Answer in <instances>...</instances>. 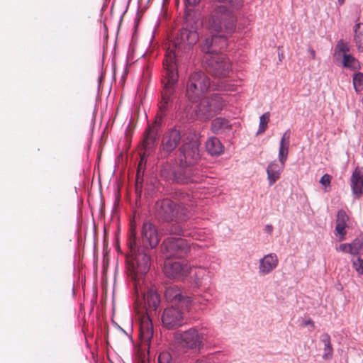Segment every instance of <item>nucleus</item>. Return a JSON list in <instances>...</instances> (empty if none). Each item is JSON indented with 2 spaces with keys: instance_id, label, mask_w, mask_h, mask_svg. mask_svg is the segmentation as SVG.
Returning <instances> with one entry per match:
<instances>
[{
  "instance_id": "nucleus-25",
  "label": "nucleus",
  "mask_w": 363,
  "mask_h": 363,
  "mask_svg": "<svg viewBox=\"0 0 363 363\" xmlns=\"http://www.w3.org/2000/svg\"><path fill=\"white\" fill-rule=\"evenodd\" d=\"M232 130V125L226 118L218 117L211 122V130L217 135L227 134Z\"/></svg>"
},
{
  "instance_id": "nucleus-43",
  "label": "nucleus",
  "mask_w": 363,
  "mask_h": 363,
  "mask_svg": "<svg viewBox=\"0 0 363 363\" xmlns=\"http://www.w3.org/2000/svg\"><path fill=\"white\" fill-rule=\"evenodd\" d=\"M337 250H340L344 252H347L352 255V250H351V245L350 243H343L341 244L338 248H337Z\"/></svg>"
},
{
  "instance_id": "nucleus-10",
  "label": "nucleus",
  "mask_w": 363,
  "mask_h": 363,
  "mask_svg": "<svg viewBox=\"0 0 363 363\" xmlns=\"http://www.w3.org/2000/svg\"><path fill=\"white\" fill-rule=\"evenodd\" d=\"M162 248L167 259L182 258L190 251V245L184 239L170 237L163 241Z\"/></svg>"
},
{
  "instance_id": "nucleus-48",
  "label": "nucleus",
  "mask_w": 363,
  "mask_h": 363,
  "mask_svg": "<svg viewBox=\"0 0 363 363\" xmlns=\"http://www.w3.org/2000/svg\"><path fill=\"white\" fill-rule=\"evenodd\" d=\"M308 52H309V54H310L311 57L313 59H314V58H315V50H314L313 49H312V48H309V49H308Z\"/></svg>"
},
{
  "instance_id": "nucleus-37",
  "label": "nucleus",
  "mask_w": 363,
  "mask_h": 363,
  "mask_svg": "<svg viewBox=\"0 0 363 363\" xmlns=\"http://www.w3.org/2000/svg\"><path fill=\"white\" fill-rule=\"evenodd\" d=\"M218 354H212L198 359L195 363H218Z\"/></svg>"
},
{
  "instance_id": "nucleus-42",
  "label": "nucleus",
  "mask_w": 363,
  "mask_h": 363,
  "mask_svg": "<svg viewBox=\"0 0 363 363\" xmlns=\"http://www.w3.org/2000/svg\"><path fill=\"white\" fill-rule=\"evenodd\" d=\"M289 140H290V130H287L283 134L279 144L289 145Z\"/></svg>"
},
{
  "instance_id": "nucleus-41",
  "label": "nucleus",
  "mask_w": 363,
  "mask_h": 363,
  "mask_svg": "<svg viewBox=\"0 0 363 363\" xmlns=\"http://www.w3.org/2000/svg\"><path fill=\"white\" fill-rule=\"evenodd\" d=\"M346 225H342V224H337L335 230L337 232V233L341 236L340 240H343L345 238V235H346L345 228Z\"/></svg>"
},
{
  "instance_id": "nucleus-23",
  "label": "nucleus",
  "mask_w": 363,
  "mask_h": 363,
  "mask_svg": "<svg viewBox=\"0 0 363 363\" xmlns=\"http://www.w3.org/2000/svg\"><path fill=\"white\" fill-rule=\"evenodd\" d=\"M211 298L212 295L207 291L203 294H196L193 298L191 297V303L189 304V310L191 306H193L195 310H204L211 301Z\"/></svg>"
},
{
  "instance_id": "nucleus-49",
  "label": "nucleus",
  "mask_w": 363,
  "mask_h": 363,
  "mask_svg": "<svg viewBox=\"0 0 363 363\" xmlns=\"http://www.w3.org/2000/svg\"><path fill=\"white\" fill-rule=\"evenodd\" d=\"M338 2L340 5H342L345 2V0H338Z\"/></svg>"
},
{
  "instance_id": "nucleus-39",
  "label": "nucleus",
  "mask_w": 363,
  "mask_h": 363,
  "mask_svg": "<svg viewBox=\"0 0 363 363\" xmlns=\"http://www.w3.org/2000/svg\"><path fill=\"white\" fill-rule=\"evenodd\" d=\"M187 236L192 237L195 240H203L204 239V232L201 229H193L191 230H189V234Z\"/></svg>"
},
{
  "instance_id": "nucleus-29",
  "label": "nucleus",
  "mask_w": 363,
  "mask_h": 363,
  "mask_svg": "<svg viewBox=\"0 0 363 363\" xmlns=\"http://www.w3.org/2000/svg\"><path fill=\"white\" fill-rule=\"evenodd\" d=\"M354 40L359 52H363V23H358L354 28Z\"/></svg>"
},
{
  "instance_id": "nucleus-3",
  "label": "nucleus",
  "mask_w": 363,
  "mask_h": 363,
  "mask_svg": "<svg viewBox=\"0 0 363 363\" xmlns=\"http://www.w3.org/2000/svg\"><path fill=\"white\" fill-rule=\"evenodd\" d=\"M179 200L177 204L168 199L157 201L155 204L157 216L166 221L175 220L182 222L189 219L194 204L193 197L188 194L181 193Z\"/></svg>"
},
{
  "instance_id": "nucleus-5",
  "label": "nucleus",
  "mask_w": 363,
  "mask_h": 363,
  "mask_svg": "<svg viewBox=\"0 0 363 363\" xmlns=\"http://www.w3.org/2000/svg\"><path fill=\"white\" fill-rule=\"evenodd\" d=\"M160 174L165 181L178 184L199 183L203 179L197 168L179 161L166 162L161 165Z\"/></svg>"
},
{
  "instance_id": "nucleus-44",
  "label": "nucleus",
  "mask_w": 363,
  "mask_h": 363,
  "mask_svg": "<svg viewBox=\"0 0 363 363\" xmlns=\"http://www.w3.org/2000/svg\"><path fill=\"white\" fill-rule=\"evenodd\" d=\"M330 176L328 174H324L320 179V183L325 187H328L330 184Z\"/></svg>"
},
{
  "instance_id": "nucleus-32",
  "label": "nucleus",
  "mask_w": 363,
  "mask_h": 363,
  "mask_svg": "<svg viewBox=\"0 0 363 363\" xmlns=\"http://www.w3.org/2000/svg\"><path fill=\"white\" fill-rule=\"evenodd\" d=\"M353 87L356 92L359 93L363 89V73L354 72L352 77Z\"/></svg>"
},
{
  "instance_id": "nucleus-12",
  "label": "nucleus",
  "mask_w": 363,
  "mask_h": 363,
  "mask_svg": "<svg viewBox=\"0 0 363 363\" xmlns=\"http://www.w3.org/2000/svg\"><path fill=\"white\" fill-rule=\"evenodd\" d=\"M185 307L172 306L166 308L162 315V323L167 329H176L185 323Z\"/></svg>"
},
{
  "instance_id": "nucleus-13",
  "label": "nucleus",
  "mask_w": 363,
  "mask_h": 363,
  "mask_svg": "<svg viewBox=\"0 0 363 363\" xmlns=\"http://www.w3.org/2000/svg\"><path fill=\"white\" fill-rule=\"evenodd\" d=\"M182 28L174 40L173 45L176 49L185 51L196 43L199 40V34L196 28L191 26Z\"/></svg>"
},
{
  "instance_id": "nucleus-17",
  "label": "nucleus",
  "mask_w": 363,
  "mask_h": 363,
  "mask_svg": "<svg viewBox=\"0 0 363 363\" xmlns=\"http://www.w3.org/2000/svg\"><path fill=\"white\" fill-rule=\"evenodd\" d=\"M142 243L144 248L152 249L157 246L160 238L156 227L150 222H145L141 230Z\"/></svg>"
},
{
  "instance_id": "nucleus-22",
  "label": "nucleus",
  "mask_w": 363,
  "mask_h": 363,
  "mask_svg": "<svg viewBox=\"0 0 363 363\" xmlns=\"http://www.w3.org/2000/svg\"><path fill=\"white\" fill-rule=\"evenodd\" d=\"M135 293L139 298L143 297L145 304L150 311H155L160 303V298L158 294L152 290H149L147 293L139 291L137 284H135Z\"/></svg>"
},
{
  "instance_id": "nucleus-11",
  "label": "nucleus",
  "mask_w": 363,
  "mask_h": 363,
  "mask_svg": "<svg viewBox=\"0 0 363 363\" xmlns=\"http://www.w3.org/2000/svg\"><path fill=\"white\" fill-rule=\"evenodd\" d=\"M350 47L342 39L337 41L335 50L334 57L336 60H340L342 66L352 72H357L361 69L360 62L350 53Z\"/></svg>"
},
{
  "instance_id": "nucleus-47",
  "label": "nucleus",
  "mask_w": 363,
  "mask_h": 363,
  "mask_svg": "<svg viewBox=\"0 0 363 363\" xmlns=\"http://www.w3.org/2000/svg\"><path fill=\"white\" fill-rule=\"evenodd\" d=\"M264 230L267 233L271 234L273 231V226L272 225H266L264 226Z\"/></svg>"
},
{
  "instance_id": "nucleus-18",
  "label": "nucleus",
  "mask_w": 363,
  "mask_h": 363,
  "mask_svg": "<svg viewBox=\"0 0 363 363\" xmlns=\"http://www.w3.org/2000/svg\"><path fill=\"white\" fill-rule=\"evenodd\" d=\"M164 297L167 301L178 304V306L185 307L186 310H189L191 297L184 295L182 290L177 286L167 287L164 292Z\"/></svg>"
},
{
  "instance_id": "nucleus-1",
  "label": "nucleus",
  "mask_w": 363,
  "mask_h": 363,
  "mask_svg": "<svg viewBox=\"0 0 363 363\" xmlns=\"http://www.w3.org/2000/svg\"><path fill=\"white\" fill-rule=\"evenodd\" d=\"M230 34L218 33L210 38H206L201 45V50L206 53L205 61L208 70L216 77H225L231 71L230 62L218 51L227 47V37Z\"/></svg>"
},
{
  "instance_id": "nucleus-4",
  "label": "nucleus",
  "mask_w": 363,
  "mask_h": 363,
  "mask_svg": "<svg viewBox=\"0 0 363 363\" xmlns=\"http://www.w3.org/2000/svg\"><path fill=\"white\" fill-rule=\"evenodd\" d=\"M164 74L162 83L163 90L162 91V100L160 103V112L161 117L171 105L172 96L175 91L178 82V72L176 64V53L174 50H168L166 52L163 61Z\"/></svg>"
},
{
  "instance_id": "nucleus-35",
  "label": "nucleus",
  "mask_w": 363,
  "mask_h": 363,
  "mask_svg": "<svg viewBox=\"0 0 363 363\" xmlns=\"http://www.w3.org/2000/svg\"><path fill=\"white\" fill-rule=\"evenodd\" d=\"M170 233L173 235L187 236L189 234V230L184 229L182 225L179 224H174L170 228Z\"/></svg>"
},
{
  "instance_id": "nucleus-45",
  "label": "nucleus",
  "mask_w": 363,
  "mask_h": 363,
  "mask_svg": "<svg viewBox=\"0 0 363 363\" xmlns=\"http://www.w3.org/2000/svg\"><path fill=\"white\" fill-rule=\"evenodd\" d=\"M201 0H185L186 4L189 6H196L200 2Z\"/></svg>"
},
{
  "instance_id": "nucleus-38",
  "label": "nucleus",
  "mask_w": 363,
  "mask_h": 363,
  "mask_svg": "<svg viewBox=\"0 0 363 363\" xmlns=\"http://www.w3.org/2000/svg\"><path fill=\"white\" fill-rule=\"evenodd\" d=\"M352 266L359 275H363V259L357 257L352 259Z\"/></svg>"
},
{
  "instance_id": "nucleus-28",
  "label": "nucleus",
  "mask_w": 363,
  "mask_h": 363,
  "mask_svg": "<svg viewBox=\"0 0 363 363\" xmlns=\"http://www.w3.org/2000/svg\"><path fill=\"white\" fill-rule=\"evenodd\" d=\"M140 336L144 341H150L153 336V326L149 317H146L142 320Z\"/></svg>"
},
{
  "instance_id": "nucleus-24",
  "label": "nucleus",
  "mask_w": 363,
  "mask_h": 363,
  "mask_svg": "<svg viewBox=\"0 0 363 363\" xmlns=\"http://www.w3.org/2000/svg\"><path fill=\"white\" fill-rule=\"evenodd\" d=\"M350 180L352 194L359 198L363 194V173L358 168L355 169Z\"/></svg>"
},
{
  "instance_id": "nucleus-7",
  "label": "nucleus",
  "mask_w": 363,
  "mask_h": 363,
  "mask_svg": "<svg viewBox=\"0 0 363 363\" xmlns=\"http://www.w3.org/2000/svg\"><path fill=\"white\" fill-rule=\"evenodd\" d=\"M211 85V79L204 72L194 71L190 73L186 82V96L191 103H197L208 91Z\"/></svg>"
},
{
  "instance_id": "nucleus-46",
  "label": "nucleus",
  "mask_w": 363,
  "mask_h": 363,
  "mask_svg": "<svg viewBox=\"0 0 363 363\" xmlns=\"http://www.w3.org/2000/svg\"><path fill=\"white\" fill-rule=\"evenodd\" d=\"M303 324L304 325H311L312 328H314V322L310 318L305 320L303 321Z\"/></svg>"
},
{
  "instance_id": "nucleus-6",
  "label": "nucleus",
  "mask_w": 363,
  "mask_h": 363,
  "mask_svg": "<svg viewBox=\"0 0 363 363\" xmlns=\"http://www.w3.org/2000/svg\"><path fill=\"white\" fill-rule=\"evenodd\" d=\"M128 247L131 253L130 264L135 279L146 274L150 268V256L146 252L147 248L138 245L135 233L132 232L129 237Z\"/></svg>"
},
{
  "instance_id": "nucleus-40",
  "label": "nucleus",
  "mask_w": 363,
  "mask_h": 363,
  "mask_svg": "<svg viewBox=\"0 0 363 363\" xmlns=\"http://www.w3.org/2000/svg\"><path fill=\"white\" fill-rule=\"evenodd\" d=\"M348 216L346 214L345 211L343 210H340L337 212V219H336V223L337 224H342V225H346L348 221Z\"/></svg>"
},
{
  "instance_id": "nucleus-33",
  "label": "nucleus",
  "mask_w": 363,
  "mask_h": 363,
  "mask_svg": "<svg viewBox=\"0 0 363 363\" xmlns=\"http://www.w3.org/2000/svg\"><path fill=\"white\" fill-rule=\"evenodd\" d=\"M270 113L266 112L259 117V125L257 134L264 133L267 128V124L269 121Z\"/></svg>"
},
{
  "instance_id": "nucleus-8",
  "label": "nucleus",
  "mask_w": 363,
  "mask_h": 363,
  "mask_svg": "<svg viewBox=\"0 0 363 363\" xmlns=\"http://www.w3.org/2000/svg\"><path fill=\"white\" fill-rule=\"evenodd\" d=\"M194 108L195 113L201 121H207L218 114L225 102L220 95L213 94L210 96H201Z\"/></svg>"
},
{
  "instance_id": "nucleus-16",
  "label": "nucleus",
  "mask_w": 363,
  "mask_h": 363,
  "mask_svg": "<svg viewBox=\"0 0 363 363\" xmlns=\"http://www.w3.org/2000/svg\"><path fill=\"white\" fill-rule=\"evenodd\" d=\"M179 158L181 162H184L194 167V165L200 160L199 144L197 141H191L184 143L179 148Z\"/></svg>"
},
{
  "instance_id": "nucleus-2",
  "label": "nucleus",
  "mask_w": 363,
  "mask_h": 363,
  "mask_svg": "<svg viewBox=\"0 0 363 363\" xmlns=\"http://www.w3.org/2000/svg\"><path fill=\"white\" fill-rule=\"evenodd\" d=\"M213 11L209 27L217 33L232 34L236 28L237 16L234 11L242 6V0H213Z\"/></svg>"
},
{
  "instance_id": "nucleus-19",
  "label": "nucleus",
  "mask_w": 363,
  "mask_h": 363,
  "mask_svg": "<svg viewBox=\"0 0 363 363\" xmlns=\"http://www.w3.org/2000/svg\"><path fill=\"white\" fill-rule=\"evenodd\" d=\"M279 259L275 253L265 255L259 260L258 273L266 276L272 273L278 266Z\"/></svg>"
},
{
  "instance_id": "nucleus-9",
  "label": "nucleus",
  "mask_w": 363,
  "mask_h": 363,
  "mask_svg": "<svg viewBox=\"0 0 363 363\" xmlns=\"http://www.w3.org/2000/svg\"><path fill=\"white\" fill-rule=\"evenodd\" d=\"M178 347L184 352L200 351L204 345V334L195 327L175 333Z\"/></svg>"
},
{
  "instance_id": "nucleus-36",
  "label": "nucleus",
  "mask_w": 363,
  "mask_h": 363,
  "mask_svg": "<svg viewBox=\"0 0 363 363\" xmlns=\"http://www.w3.org/2000/svg\"><path fill=\"white\" fill-rule=\"evenodd\" d=\"M157 363H175V360L169 352L164 351L160 353Z\"/></svg>"
},
{
  "instance_id": "nucleus-27",
  "label": "nucleus",
  "mask_w": 363,
  "mask_h": 363,
  "mask_svg": "<svg viewBox=\"0 0 363 363\" xmlns=\"http://www.w3.org/2000/svg\"><path fill=\"white\" fill-rule=\"evenodd\" d=\"M206 149L213 156L220 155L224 152V146L219 139L216 137H211L206 140Z\"/></svg>"
},
{
  "instance_id": "nucleus-14",
  "label": "nucleus",
  "mask_w": 363,
  "mask_h": 363,
  "mask_svg": "<svg viewBox=\"0 0 363 363\" xmlns=\"http://www.w3.org/2000/svg\"><path fill=\"white\" fill-rule=\"evenodd\" d=\"M182 140L181 131L176 128L167 129L161 140L160 151L164 157H167L180 144Z\"/></svg>"
},
{
  "instance_id": "nucleus-15",
  "label": "nucleus",
  "mask_w": 363,
  "mask_h": 363,
  "mask_svg": "<svg viewBox=\"0 0 363 363\" xmlns=\"http://www.w3.org/2000/svg\"><path fill=\"white\" fill-rule=\"evenodd\" d=\"M194 264L182 263L180 262H166L164 272L169 278L182 280L191 272Z\"/></svg>"
},
{
  "instance_id": "nucleus-21",
  "label": "nucleus",
  "mask_w": 363,
  "mask_h": 363,
  "mask_svg": "<svg viewBox=\"0 0 363 363\" xmlns=\"http://www.w3.org/2000/svg\"><path fill=\"white\" fill-rule=\"evenodd\" d=\"M195 273L193 279V284L196 288L208 286L211 283V272L204 267L194 264Z\"/></svg>"
},
{
  "instance_id": "nucleus-20",
  "label": "nucleus",
  "mask_w": 363,
  "mask_h": 363,
  "mask_svg": "<svg viewBox=\"0 0 363 363\" xmlns=\"http://www.w3.org/2000/svg\"><path fill=\"white\" fill-rule=\"evenodd\" d=\"M157 137V128L148 126L144 134L143 147L144 148L143 156H147L155 148Z\"/></svg>"
},
{
  "instance_id": "nucleus-26",
  "label": "nucleus",
  "mask_w": 363,
  "mask_h": 363,
  "mask_svg": "<svg viewBox=\"0 0 363 363\" xmlns=\"http://www.w3.org/2000/svg\"><path fill=\"white\" fill-rule=\"evenodd\" d=\"M285 165L278 164L277 161L270 162L267 168V179L269 186L274 184L280 177Z\"/></svg>"
},
{
  "instance_id": "nucleus-34",
  "label": "nucleus",
  "mask_w": 363,
  "mask_h": 363,
  "mask_svg": "<svg viewBox=\"0 0 363 363\" xmlns=\"http://www.w3.org/2000/svg\"><path fill=\"white\" fill-rule=\"evenodd\" d=\"M289 145L279 144V160L282 165H285L289 154Z\"/></svg>"
},
{
  "instance_id": "nucleus-30",
  "label": "nucleus",
  "mask_w": 363,
  "mask_h": 363,
  "mask_svg": "<svg viewBox=\"0 0 363 363\" xmlns=\"http://www.w3.org/2000/svg\"><path fill=\"white\" fill-rule=\"evenodd\" d=\"M320 341L324 345V353L323 358L325 359H329L333 357V349L330 343V337L328 333H323L320 336Z\"/></svg>"
},
{
  "instance_id": "nucleus-31",
  "label": "nucleus",
  "mask_w": 363,
  "mask_h": 363,
  "mask_svg": "<svg viewBox=\"0 0 363 363\" xmlns=\"http://www.w3.org/2000/svg\"><path fill=\"white\" fill-rule=\"evenodd\" d=\"M351 251L352 255L363 254V234L357 236L351 243Z\"/></svg>"
}]
</instances>
